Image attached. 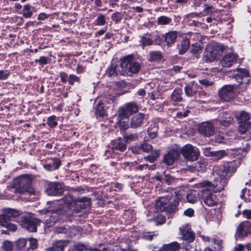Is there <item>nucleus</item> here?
Here are the masks:
<instances>
[{"instance_id":"473e14b6","label":"nucleus","mask_w":251,"mask_h":251,"mask_svg":"<svg viewBox=\"0 0 251 251\" xmlns=\"http://www.w3.org/2000/svg\"><path fill=\"white\" fill-rule=\"evenodd\" d=\"M34 7L30 4H25L23 6L22 11L20 12L26 19L30 18L33 15Z\"/></svg>"},{"instance_id":"2f4dec72","label":"nucleus","mask_w":251,"mask_h":251,"mask_svg":"<svg viewBox=\"0 0 251 251\" xmlns=\"http://www.w3.org/2000/svg\"><path fill=\"white\" fill-rule=\"evenodd\" d=\"M164 57L162 51L160 50H153L149 52V61L150 62H160Z\"/></svg>"},{"instance_id":"6ab92c4d","label":"nucleus","mask_w":251,"mask_h":251,"mask_svg":"<svg viewBox=\"0 0 251 251\" xmlns=\"http://www.w3.org/2000/svg\"><path fill=\"white\" fill-rule=\"evenodd\" d=\"M201 197L203 199L204 204L209 207L216 206L218 204V202L216 201V195L213 194L208 188L203 189Z\"/></svg>"},{"instance_id":"e433bc0d","label":"nucleus","mask_w":251,"mask_h":251,"mask_svg":"<svg viewBox=\"0 0 251 251\" xmlns=\"http://www.w3.org/2000/svg\"><path fill=\"white\" fill-rule=\"evenodd\" d=\"M123 140L125 141L126 144L136 141L138 139L137 133H128L125 132L123 135Z\"/></svg>"},{"instance_id":"680f3d73","label":"nucleus","mask_w":251,"mask_h":251,"mask_svg":"<svg viewBox=\"0 0 251 251\" xmlns=\"http://www.w3.org/2000/svg\"><path fill=\"white\" fill-rule=\"evenodd\" d=\"M54 15L58 16V15L55 13H54L53 14L48 15L46 13L43 12V13H40L38 15L37 19L39 21H43V20L47 19L49 17H51L52 16Z\"/></svg>"},{"instance_id":"bf43d9fd","label":"nucleus","mask_w":251,"mask_h":251,"mask_svg":"<svg viewBox=\"0 0 251 251\" xmlns=\"http://www.w3.org/2000/svg\"><path fill=\"white\" fill-rule=\"evenodd\" d=\"M203 12L207 15L212 13V11L214 10V8L212 4L206 2L203 4Z\"/></svg>"},{"instance_id":"f3484780","label":"nucleus","mask_w":251,"mask_h":251,"mask_svg":"<svg viewBox=\"0 0 251 251\" xmlns=\"http://www.w3.org/2000/svg\"><path fill=\"white\" fill-rule=\"evenodd\" d=\"M148 117L143 113H138L132 116L130 119V128L137 129L141 128L146 124Z\"/></svg>"},{"instance_id":"2eb2a0df","label":"nucleus","mask_w":251,"mask_h":251,"mask_svg":"<svg viewBox=\"0 0 251 251\" xmlns=\"http://www.w3.org/2000/svg\"><path fill=\"white\" fill-rule=\"evenodd\" d=\"M64 190L63 183L54 181L50 182L47 184L46 193L50 196H60Z\"/></svg>"},{"instance_id":"09e8293b","label":"nucleus","mask_w":251,"mask_h":251,"mask_svg":"<svg viewBox=\"0 0 251 251\" xmlns=\"http://www.w3.org/2000/svg\"><path fill=\"white\" fill-rule=\"evenodd\" d=\"M185 20L186 21V25L188 27L194 28V29H196V27H200L201 25V22L197 20H188L187 19H185Z\"/></svg>"},{"instance_id":"13d9d810","label":"nucleus","mask_w":251,"mask_h":251,"mask_svg":"<svg viewBox=\"0 0 251 251\" xmlns=\"http://www.w3.org/2000/svg\"><path fill=\"white\" fill-rule=\"evenodd\" d=\"M60 81L62 83L66 84L68 82L69 75L64 72H60L59 74Z\"/></svg>"},{"instance_id":"b1692460","label":"nucleus","mask_w":251,"mask_h":251,"mask_svg":"<svg viewBox=\"0 0 251 251\" xmlns=\"http://www.w3.org/2000/svg\"><path fill=\"white\" fill-rule=\"evenodd\" d=\"M179 155V152L176 149L170 150L164 155L163 162L168 166L173 165Z\"/></svg>"},{"instance_id":"58836bf2","label":"nucleus","mask_w":251,"mask_h":251,"mask_svg":"<svg viewBox=\"0 0 251 251\" xmlns=\"http://www.w3.org/2000/svg\"><path fill=\"white\" fill-rule=\"evenodd\" d=\"M160 156V151L158 150L153 151L151 155L144 157L145 160L150 163H154Z\"/></svg>"},{"instance_id":"4c0bfd02","label":"nucleus","mask_w":251,"mask_h":251,"mask_svg":"<svg viewBox=\"0 0 251 251\" xmlns=\"http://www.w3.org/2000/svg\"><path fill=\"white\" fill-rule=\"evenodd\" d=\"M228 154L225 150H219L217 151H213L212 153V158L214 161L219 160Z\"/></svg>"},{"instance_id":"49530a36","label":"nucleus","mask_w":251,"mask_h":251,"mask_svg":"<svg viewBox=\"0 0 251 251\" xmlns=\"http://www.w3.org/2000/svg\"><path fill=\"white\" fill-rule=\"evenodd\" d=\"M68 84L71 86L75 85V83L79 84L80 83V77L74 74L69 75Z\"/></svg>"},{"instance_id":"1a4fd4ad","label":"nucleus","mask_w":251,"mask_h":251,"mask_svg":"<svg viewBox=\"0 0 251 251\" xmlns=\"http://www.w3.org/2000/svg\"><path fill=\"white\" fill-rule=\"evenodd\" d=\"M246 237L251 238V221L241 222L236 229L234 238L236 241Z\"/></svg>"},{"instance_id":"a878e982","label":"nucleus","mask_w":251,"mask_h":251,"mask_svg":"<svg viewBox=\"0 0 251 251\" xmlns=\"http://www.w3.org/2000/svg\"><path fill=\"white\" fill-rule=\"evenodd\" d=\"M122 115V113L118 111L117 124L121 131H125L126 129L130 127V119L129 117L126 115L123 116Z\"/></svg>"},{"instance_id":"c756f323","label":"nucleus","mask_w":251,"mask_h":251,"mask_svg":"<svg viewBox=\"0 0 251 251\" xmlns=\"http://www.w3.org/2000/svg\"><path fill=\"white\" fill-rule=\"evenodd\" d=\"M95 114L97 118H103L107 116L104 103L101 100H99L95 106Z\"/></svg>"},{"instance_id":"de8ad7c7","label":"nucleus","mask_w":251,"mask_h":251,"mask_svg":"<svg viewBox=\"0 0 251 251\" xmlns=\"http://www.w3.org/2000/svg\"><path fill=\"white\" fill-rule=\"evenodd\" d=\"M162 179L163 181L168 185L171 184L175 181V177L167 171L164 172V176Z\"/></svg>"},{"instance_id":"f03ea898","label":"nucleus","mask_w":251,"mask_h":251,"mask_svg":"<svg viewBox=\"0 0 251 251\" xmlns=\"http://www.w3.org/2000/svg\"><path fill=\"white\" fill-rule=\"evenodd\" d=\"M135 60V56L133 54L124 56L120 59L121 70L119 72L122 76H130L140 71L141 65Z\"/></svg>"},{"instance_id":"9b49d317","label":"nucleus","mask_w":251,"mask_h":251,"mask_svg":"<svg viewBox=\"0 0 251 251\" xmlns=\"http://www.w3.org/2000/svg\"><path fill=\"white\" fill-rule=\"evenodd\" d=\"M232 76L239 83V85H245L246 87L251 82L249 71L246 69H238L233 73Z\"/></svg>"},{"instance_id":"cd10ccee","label":"nucleus","mask_w":251,"mask_h":251,"mask_svg":"<svg viewBox=\"0 0 251 251\" xmlns=\"http://www.w3.org/2000/svg\"><path fill=\"white\" fill-rule=\"evenodd\" d=\"M60 128L61 135L64 140H69L76 135V132L70 126L60 125Z\"/></svg>"},{"instance_id":"423d86ee","label":"nucleus","mask_w":251,"mask_h":251,"mask_svg":"<svg viewBox=\"0 0 251 251\" xmlns=\"http://www.w3.org/2000/svg\"><path fill=\"white\" fill-rule=\"evenodd\" d=\"M179 231L180 238L182 240V249L186 251L190 250L192 248L190 244L195 240V232L186 226L180 227Z\"/></svg>"},{"instance_id":"6e6d98bb","label":"nucleus","mask_w":251,"mask_h":251,"mask_svg":"<svg viewBox=\"0 0 251 251\" xmlns=\"http://www.w3.org/2000/svg\"><path fill=\"white\" fill-rule=\"evenodd\" d=\"M141 151L144 152H149L152 150V146L150 144L144 143L140 145Z\"/></svg>"},{"instance_id":"603ef678","label":"nucleus","mask_w":251,"mask_h":251,"mask_svg":"<svg viewBox=\"0 0 251 251\" xmlns=\"http://www.w3.org/2000/svg\"><path fill=\"white\" fill-rule=\"evenodd\" d=\"M123 15L118 11H116L111 15V20L114 22L115 24L119 23L123 19Z\"/></svg>"},{"instance_id":"774afa93","label":"nucleus","mask_w":251,"mask_h":251,"mask_svg":"<svg viewBox=\"0 0 251 251\" xmlns=\"http://www.w3.org/2000/svg\"><path fill=\"white\" fill-rule=\"evenodd\" d=\"M244 218L247 219H251V209H245L242 212Z\"/></svg>"},{"instance_id":"39448f33","label":"nucleus","mask_w":251,"mask_h":251,"mask_svg":"<svg viewBox=\"0 0 251 251\" xmlns=\"http://www.w3.org/2000/svg\"><path fill=\"white\" fill-rule=\"evenodd\" d=\"M127 145L123 139L119 138L112 140L108 146L109 149L105 151V156L107 158H115L118 157L120 152H123L126 150Z\"/></svg>"},{"instance_id":"e2e57ef3","label":"nucleus","mask_w":251,"mask_h":251,"mask_svg":"<svg viewBox=\"0 0 251 251\" xmlns=\"http://www.w3.org/2000/svg\"><path fill=\"white\" fill-rule=\"evenodd\" d=\"M9 75L10 74L7 70H0V80H5Z\"/></svg>"},{"instance_id":"412c9836","label":"nucleus","mask_w":251,"mask_h":251,"mask_svg":"<svg viewBox=\"0 0 251 251\" xmlns=\"http://www.w3.org/2000/svg\"><path fill=\"white\" fill-rule=\"evenodd\" d=\"M233 85H226L224 86L219 90V96L220 99L224 101H229L234 96Z\"/></svg>"},{"instance_id":"ea45409f","label":"nucleus","mask_w":251,"mask_h":251,"mask_svg":"<svg viewBox=\"0 0 251 251\" xmlns=\"http://www.w3.org/2000/svg\"><path fill=\"white\" fill-rule=\"evenodd\" d=\"M140 40H139V46L144 49L147 46L152 45V40L151 38L147 37L144 35L140 36Z\"/></svg>"},{"instance_id":"c03bdc74","label":"nucleus","mask_w":251,"mask_h":251,"mask_svg":"<svg viewBox=\"0 0 251 251\" xmlns=\"http://www.w3.org/2000/svg\"><path fill=\"white\" fill-rule=\"evenodd\" d=\"M172 20L171 18L166 16H161L159 17L157 20V23L158 25H167L171 24Z\"/></svg>"},{"instance_id":"ddd939ff","label":"nucleus","mask_w":251,"mask_h":251,"mask_svg":"<svg viewBox=\"0 0 251 251\" xmlns=\"http://www.w3.org/2000/svg\"><path fill=\"white\" fill-rule=\"evenodd\" d=\"M239 124L238 127L239 132L244 134L251 129V122L250 121L249 114L245 111H242L237 118Z\"/></svg>"},{"instance_id":"a18cd8bd","label":"nucleus","mask_w":251,"mask_h":251,"mask_svg":"<svg viewBox=\"0 0 251 251\" xmlns=\"http://www.w3.org/2000/svg\"><path fill=\"white\" fill-rule=\"evenodd\" d=\"M56 118L57 117L55 115H51L48 118L47 124L49 127L53 128L57 126L58 123Z\"/></svg>"},{"instance_id":"0eeeda50","label":"nucleus","mask_w":251,"mask_h":251,"mask_svg":"<svg viewBox=\"0 0 251 251\" xmlns=\"http://www.w3.org/2000/svg\"><path fill=\"white\" fill-rule=\"evenodd\" d=\"M178 36L181 38V40L177 45V49L179 54L183 55L190 49V41L194 39L197 35L192 32H188L181 33Z\"/></svg>"},{"instance_id":"864d4df0","label":"nucleus","mask_w":251,"mask_h":251,"mask_svg":"<svg viewBox=\"0 0 251 251\" xmlns=\"http://www.w3.org/2000/svg\"><path fill=\"white\" fill-rule=\"evenodd\" d=\"M13 245L12 242L9 241H4L3 242L2 248L4 251H13Z\"/></svg>"},{"instance_id":"4d7b16f0","label":"nucleus","mask_w":251,"mask_h":251,"mask_svg":"<svg viewBox=\"0 0 251 251\" xmlns=\"http://www.w3.org/2000/svg\"><path fill=\"white\" fill-rule=\"evenodd\" d=\"M48 57L44 56H41L39 59H36L35 62L41 66H44L48 64Z\"/></svg>"},{"instance_id":"bb28decb","label":"nucleus","mask_w":251,"mask_h":251,"mask_svg":"<svg viewBox=\"0 0 251 251\" xmlns=\"http://www.w3.org/2000/svg\"><path fill=\"white\" fill-rule=\"evenodd\" d=\"M238 56L233 53L226 54L221 61L222 65L224 67H230L235 63Z\"/></svg>"},{"instance_id":"37998d69","label":"nucleus","mask_w":251,"mask_h":251,"mask_svg":"<svg viewBox=\"0 0 251 251\" xmlns=\"http://www.w3.org/2000/svg\"><path fill=\"white\" fill-rule=\"evenodd\" d=\"M165 247L168 248L169 251H179L181 249L180 244L176 241L165 244Z\"/></svg>"},{"instance_id":"79ce46f5","label":"nucleus","mask_w":251,"mask_h":251,"mask_svg":"<svg viewBox=\"0 0 251 251\" xmlns=\"http://www.w3.org/2000/svg\"><path fill=\"white\" fill-rule=\"evenodd\" d=\"M27 241L24 238L18 239L14 244L15 250L16 251L21 250L25 247Z\"/></svg>"},{"instance_id":"4be33fe9","label":"nucleus","mask_w":251,"mask_h":251,"mask_svg":"<svg viewBox=\"0 0 251 251\" xmlns=\"http://www.w3.org/2000/svg\"><path fill=\"white\" fill-rule=\"evenodd\" d=\"M198 130L199 133L205 137L211 136L214 134L215 131L213 124L209 122L202 123Z\"/></svg>"},{"instance_id":"f8f14e48","label":"nucleus","mask_w":251,"mask_h":251,"mask_svg":"<svg viewBox=\"0 0 251 251\" xmlns=\"http://www.w3.org/2000/svg\"><path fill=\"white\" fill-rule=\"evenodd\" d=\"M224 49L223 46L217 44L209 47L206 50L205 55L206 60L209 62H213L216 59H218L222 54Z\"/></svg>"},{"instance_id":"9d476101","label":"nucleus","mask_w":251,"mask_h":251,"mask_svg":"<svg viewBox=\"0 0 251 251\" xmlns=\"http://www.w3.org/2000/svg\"><path fill=\"white\" fill-rule=\"evenodd\" d=\"M181 153L185 159L188 161L197 160L200 156V151L196 147L188 144L184 146L181 150Z\"/></svg>"},{"instance_id":"0e129e2a","label":"nucleus","mask_w":251,"mask_h":251,"mask_svg":"<svg viewBox=\"0 0 251 251\" xmlns=\"http://www.w3.org/2000/svg\"><path fill=\"white\" fill-rule=\"evenodd\" d=\"M200 83L205 87L212 86L213 84V82L209 81L207 79H202L199 80Z\"/></svg>"},{"instance_id":"f257e3e1","label":"nucleus","mask_w":251,"mask_h":251,"mask_svg":"<svg viewBox=\"0 0 251 251\" xmlns=\"http://www.w3.org/2000/svg\"><path fill=\"white\" fill-rule=\"evenodd\" d=\"M181 197L178 194L174 197H161L156 200L155 208L157 211L173 214L178 210V205Z\"/></svg>"},{"instance_id":"dca6fc26","label":"nucleus","mask_w":251,"mask_h":251,"mask_svg":"<svg viewBox=\"0 0 251 251\" xmlns=\"http://www.w3.org/2000/svg\"><path fill=\"white\" fill-rule=\"evenodd\" d=\"M91 204V199L87 197H78L75 200L73 206L74 212L77 213L78 212H84L89 208Z\"/></svg>"},{"instance_id":"8fccbe9b","label":"nucleus","mask_w":251,"mask_h":251,"mask_svg":"<svg viewBox=\"0 0 251 251\" xmlns=\"http://www.w3.org/2000/svg\"><path fill=\"white\" fill-rule=\"evenodd\" d=\"M106 23L105 15L99 14L97 19L95 20L94 24L97 25H104Z\"/></svg>"},{"instance_id":"f704fd0d","label":"nucleus","mask_w":251,"mask_h":251,"mask_svg":"<svg viewBox=\"0 0 251 251\" xmlns=\"http://www.w3.org/2000/svg\"><path fill=\"white\" fill-rule=\"evenodd\" d=\"M182 91L180 88H175L171 95V100L175 102H180L182 100Z\"/></svg>"},{"instance_id":"6e6552de","label":"nucleus","mask_w":251,"mask_h":251,"mask_svg":"<svg viewBox=\"0 0 251 251\" xmlns=\"http://www.w3.org/2000/svg\"><path fill=\"white\" fill-rule=\"evenodd\" d=\"M20 220L21 226L31 232H36L37 226L40 224V220L31 216H21Z\"/></svg>"},{"instance_id":"3c124183","label":"nucleus","mask_w":251,"mask_h":251,"mask_svg":"<svg viewBox=\"0 0 251 251\" xmlns=\"http://www.w3.org/2000/svg\"><path fill=\"white\" fill-rule=\"evenodd\" d=\"M152 45L154 44L156 45L161 46L164 42V34H157L154 35L152 39Z\"/></svg>"},{"instance_id":"5fc2aeb1","label":"nucleus","mask_w":251,"mask_h":251,"mask_svg":"<svg viewBox=\"0 0 251 251\" xmlns=\"http://www.w3.org/2000/svg\"><path fill=\"white\" fill-rule=\"evenodd\" d=\"M214 141L215 143L221 144L226 142V138L223 133H218L214 136Z\"/></svg>"},{"instance_id":"69168bd1","label":"nucleus","mask_w":251,"mask_h":251,"mask_svg":"<svg viewBox=\"0 0 251 251\" xmlns=\"http://www.w3.org/2000/svg\"><path fill=\"white\" fill-rule=\"evenodd\" d=\"M75 250L73 251H87V249L86 247L82 244L78 243L75 247Z\"/></svg>"},{"instance_id":"c9c22d12","label":"nucleus","mask_w":251,"mask_h":251,"mask_svg":"<svg viewBox=\"0 0 251 251\" xmlns=\"http://www.w3.org/2000/svg\"><path fill=\"white\" fill-rule=\"evenodd\" d=\"M186 198L189 202L194 203L198 200L199 193L196 190L191 191L187 194Z\"/></svg>"},{"instance_id":"4468645a","label":"nucleus","mask_w":251,"mask_h":251,"mask_svg":"<svg viewBox=\"0 0 251 251\" xmlns=\"http://www.w3.org/2000/svg\"><path fill=\"white\" fill-rule=\"evenodd\" d=\"M139 110V104L133 101L126 102L123 106L119 108L118 111L122 113L123 116L126 115L129 117L131 115L137 114Z\"/></svg>"},{"instance_id":"7c9ffc66","label":"nucleus","mask_w":251,"mask_h":251,"mask_svg":"<svg viewBox=\"0 0 251 251\" xmlns=\"http://www.w3.org/2000/svg\"><path fill=\"white\" fill-rule=\"evenodd\" d=\"M69 242L67 240H59L54 243L52 247L47 248V251H64Z\"/></svg>"},{"instance_id":"a211bd4d","label":"nucleus","mask_w":251,"mask_h":251,"mask_svg":"<svg viewBox=\"0 0 251 251\" xmlns=\"http://www.w3.org/2000/svg\"><path fill=\"white\" fill-rule=\"evenodd\" d=\"M62 164L61 159L58 157L47 158L44 162L43 168L48 172H53L58 170Z\"/></svg>"},{"instance_id":"338daca9","label":"nucleus","mask_w":251,"mask_h":251,"mask_svg":"<svg viewBox=\"0 0 251 251\" xmlns=\"http://www.w3.org/2000/svg\"><path fill=\"white\" fill-rule=\"evenodd\" d=\"M194 210L193 208H189L184 211L183 215L188 217H192L194 216Z\"/></svg>"},{"instance_id":"052dcab7","label":"nucleus","mask_w":251,"mask_h":251,"mask_svg":"<svg viewBox=\"0 0 251 251\" xmlns=\"http://www.w3.org/2000/svg\"><path fill=\"white\" fill-rule=\"evenodd\" d=\"M29 246L28 249L35 250L38 247V241L37 239L31 238L29 239Z\"/></svg>"},{"instance_id":"20e7f679","label":"nucleus","mask_w":251,"mask_h":251,"mask_svg":"<svg viewBox=\"0 0 251 251\" xmlns=\"http://www.w3.org/2000/svg\"><path fill=\"white\" fill-rule=\"evenodd\" d=\"M33 179L30 175H23L15 178L13 185L22 193H28L30 195L35 194V190L32 187Z\"/></svg>"},{"instance_id":"c85d7f7f","label":"nucleus","mask_w":251,"mask_h":251,"mask_svg":"<svg viewBox=\"0 0 251 251\" xmlns=\"http://www.w3.org/2000/svg\"><path fill=\"white\" fill-rule=\"evenodd\" d=\"M121 70V62H120L119 64H118L116 62L111 63L110 65L107 68L105 74L109 77L116 76L118 75H122L121 72H119Z\"/></svg>"},{"instance_id":"a19ab883","label":"nucleus","mask_w":251,"mask_h":251,"mask_svg":"<svg viewBox=\"0 0 251 251\" xmlns=\"http://www.w3.org/2000/svg\"><path fill=\"white\" fill-rule=\"evenodd\" d=\"M201 50L202 48L199 43H193L191 45L190 52L192 54L195 55L197 57H198L201 52Z\"/></svg>"},{"instance_id":"aec40b11","label":"nucleus","mask_w":251,"mask_h":251,"mask_svg":"<svg viewBox=\"0 0 251 251\" xmlns=\"http://www.w3.org/2000/svg\"><path fill=\"white\" fill-rule=\"evenodd\" d=\"M241 155L232 161L225 162L223 165V172L226 173V175L228 174H234L241 164Z\"/></svg>"},{"instance_id":"393cba45","label":"nucleus","mask_w":251,"mask_h":251,"mask_svg":"<svg viewBox=\"0 0 251 251\" xmlns=\"http://www.w3.org/2000/svg\"><path fill=\"white\" fill-rule=\"evenodd\" d=\"M178 33L177 31L171 30L164 34V42L167 47H171L175 44Z\"/></svg>"},{"instance_id":"7ed1b4c3","label":"nucleus","mask_w":251,"mask_h":251,"mask_svg":"<svg viewBox=\"0 0 251 251\" xmlns=\"http://www.w3.org/2000/svg\"><path fill=\"white\" fill-rule=\"evenodd\" d=\"M21 215V212L19 210L10 208H4L2 214L0 215V225L8 229L11 232L16 231L17 226L11 222Z\"/></svg>"},{"instance_id":"5701e85b","label":"nucleus","mask_w":251,"mask_h":251,"mask_svg":"<svg viewBox=\"0 0 251 251\" xmlns=\"http://www.w3.org/2000/svg\"><path fill=\"white\" fill-rule=\"evenodd\" d=\"M199 89H201L195 81H191L186 84L184 87L185 94L188 97H192L200 94Z\"/></svg>"},{"instance_id":"72a5a7b5","label":"nucleus","mask_w":251,"mask_h":251,"mask_svg":"<svg viewBox=\"0 0 251 251\" xmlns=\"http://www.w3.org/2000/svg\"><path fill=\"white\" fill-rule=\"evenodd\" d=\"M63 203L66 205V207L69 209H71L74 205L75 200H74L72 195L69 193L66 194L62 199Z\"/></svg>"}]
</instances>
